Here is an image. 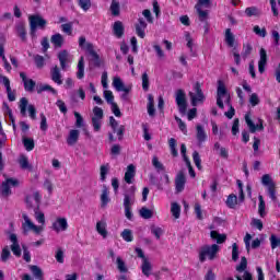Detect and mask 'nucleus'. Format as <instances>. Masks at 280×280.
I'll return each mask as SVG.
<instances>
[{
  "label": "nucleus",
  "instance_id": "nucleus-1",
  "mask_svg": "<svg viewBox=\"0 0 280 280\" xmlns=\"http://www.w3.org/2000/svg\"><path fill=\"white\" fill-rule=\"evenodd\" d=\"M22 218L24 220V222L22 223V229L24 233H30V231H32V233H34L35 235H40V233L45 231V213L38 211V209L35 210L34 218L36 222H38V224L40 225H36L35 222L32 221V219H30L26 213H23Z\"/></svg>",
  "mask_w": 280,
  "mask_h": 280
},
{
  "label": "nucleus",
  "instance_id": "nucleus-2",
  "mask_svg": "<svg viewBox=\"0 0 280 280\" xmlns=\"http://www.w3.org/2000/svg\"><path fill=\"white\" fill-rule=\"evenodd\" d=\"M223 97H225V104L230 106V110L225 112V117H228V119H233L235 108L231 106V96H229V93L226 92V85H224V82L219 81L217 90V105L221 109H224V102L222 101Z\"/></svg>",
  "mask_w": 280,
  "mask_h": 280
},
{
  "label": "nucleus",
  "instance_id": "nucleus-3",
  "mask_svg": "<svg viewBox=\"0 0 280 280\" xmlns=\"http://www.w3.org/2000/svg\"><path fill=\"white\" fill-rule=\"evenodd\" d=\"M188 96L191 106H200L201 104H205L207 100L205 92H202V84H200V82L194 83L192 91L188 92Z\"/></svg>",
  "mask_w": 280,
  "mask_h": 280
},
{
  "label": "nucleus",
  "instance_id": "nucleus-4",
  "mask_svg": "<svg viewBox=\"0 0 280 280\" xmlns=\"http://www.w3.org/2000/svg\"><path fill=\"white\" fill-rule=\"evenodd\" d=\"M220 252V246L218 244H212L211 246L205 245L199 250V261L205 262L208 259L213 261L215 255Z\"/></svg>",
  "mask_w": 280,
  "mask_h": 280
},
{
  "label": "nucleus",
  "instance_id": "nucleus-5",
  "mask_svg": "<svg viewBox=\"0 0 280 280\" xmlns=\"http://www.w3.org/2000/svg\"><path fill=\"white\" fill-rule=\"evenodd\" d=\"M28 23L31 27V35L34 36L36 34V30H45V25H47V21L43 19V16L35 14L28 16Z\"/></svg>",
  "mask_w": 280,
  "mask_h": 280
},
{
  "label": "nucleus",
  "instance_id": "nucleus-6",
  "mask_svg": "<svg viewBox=\"0 0 280 280\" xmlns=\"http://www.w3.org/2000/svg\"><path fill=\"white\" fill-rule=\"evenodd\" d=\"M79 46L82 49H85V51H88V54H90V56L92 57L94 65H96V67H100V56L97 55V52H95L93 44L86 43V38L84 36H81L79 38Z\"/></svg>",
  "mask_w": 280,
  "mask_h": 280
},
{
  "label": "nucleus",
  "instance_id": "nucleus-7",
  "mask_svg": "<svg viewBox=\"0 0 280 280\" xmlns=\"http://www.w3.org/2000/svg\"><path fill=\"white\" fill-rule=\"evenodd\" d=\"M103 119H104V109H102V107L95 106L93 108V115H92V127L94 132H100L102 130Z\"/></svg>",
  "mask_w": 280,
  "mask_h": 280
},
{
  "label": "nucleus",
  "instance_id": "nucleus-8",
  "mask_svg": "<svg viewBox=\"0 0 280 280\" xmlns=\"http://www.w3.org/2000/svg\"><path fill=\"white\" fill-rule=\"evenodd\" d=\"M247 267H248V260H246V257H242L240 265L236 266V270L240 273L236 276L237 280H253V275L246 271Z\"/></svg>",
  "mask_w": 280,
  "mask_h": 280
},
{
  "label": "nucleus",
  "instance_id": "nucleus-9",
  "mask_svg": "<svg viewBox=\"0 0 280 280\" xmlns=\"http://www.w3.org/2000/svg\"><path fill=\"white\" fill-rule=\"evenodd\" d=\"M16 185H19V180L14 178H8L7 180L2 182L0 185V196H2V198H10V196H12L11 187H16Z\"/></svg>",
  "mask_w": 280,
  "mask_h": 280
},
{
  "label": "nucleus",
  "instance_id": "nucleus-10",
  "mask_svg": "<svg viewBox=\"0 0 280 280\" xmlns=\"http://www.w3.org/2000/svg\"><path fill=\"white\" fill-rule=\"evenodd\" d=\"M175 102L180 115H185L187 113V94H185L184 90L175 92Z\"/></svg>",
  "mask_w": 280,
  "mask_h": 280
},
{
  "label": "nucleus",
  "instance_id": "nucleus-11",
  "mask_svg": "<svg viewBox=\"0 0 280 280\" xmlns=\"http://www.w3.org/2000/svg\"><path fill=\"white\" fill-rule=\"evenodd\" d=\"M28 104L30 102L27 101V98L22 97L20 100V113L23 117H25L28 110V115L31 119H36V107H34V105H28Z\"/></svg>",
  "mask_w": 280,
  "mask_h": 280
},
{
  "label": "nucleus",
  "instance_id": "nucleus-12",
  "mask_svg": "<svg viewBox=\"0 0 280 280\" xmlns=\"http://www.w3.org/2000/svg\"><path fill=\"white\" fill-rule=\"evenodd\" d=\"M40 198L42 197L38 191H33L26 196L25 202H26L27 207L36 210V209H38V207H40Z\"/></svg>",
  "mask_w": 280,
  "mask_h": 280
},
{
  "label": "nucleus",
  "instance_id": "nucleus-13",
  "mask_svg": "<svg viewBox=\"0 0 280 280\" xmlns=\"http://www.w3.org/2000/svg\"><path fill=\"white\" fill-rule=\"evenodd\" d=\"M52 231L55 233H62L69 229V222L67 221V218L58 217L51 224Z\"/></svg>",
  "mask_w": 280,
  "mask_h": 280
},
{
  "label": "nucleus",
  "instance_id": "nucleus-14",
  "mask_svg": "<svg viewBox=\"0 0 280 280\" xmlns=\"http://www.w3.org/2000/svg\"><path fill=\"white\" fill-rule=\"evenodd\" d=\"M112 86H114V89L118 91V93H130V91H132V86H126V84H124V81L119 77L113 78Z\"/></svg>",
  "mask_w": 280,
  "mask_h": 280
},
{
  "label": "nucleus",
  "instance_id": "nucleus-15",
  "mask_svg": "<svg viewBox=\"0 0 280 280\" xmlns=\"http://www.w3.org/2000/svg\"><path fill=\"white\" fill-rule=\"evenodd\" d=\"M20 78L24 84V91H26V93H34V89H36V81L27 78L25 72H20Z\"/></svg>",
  "mask_w": 280,
  "mask_h": 280
},
{
  "label": "nucleus",
  "instance_id": "nucleus-16",
  "mask_svg": "<svg viewBox=\"0 0 280 280\" xmlns=\"http://www.w3.org/2000/svg\"><path fill=\"white\" fill-rule=\"evenodd\" d=\"M245 121L247 124L249 132L252 133L257 132V130H264V120L259 119L258 124L255 125V122H253V119H250V114L245 115Z\"/></svg>",
  "mask_w": 280,
  "mask_h": 280
},
{
  "label": "nucleus",
  "instance_id": "nucleus-17",
  "mask_svg": "<svg viewBox=\"0 0 280 280\" xmlns=\"http://www.w3.org/2000/svg\"><path fill=\"white\" fill-rule=\"evenodd\" d=\"M187 183V177H185V173L179 172L175 177V189L177 194H180L185 190V184Z\"/></svg>",
  "mask_w": 280,
  "mask_h": 280
},
{
  "label": "nucleus",
  "instance_id": "nucleus-18",
  "mask_svg": "<svg viewBox=\"0 0 280 280\" xmlns=\"http://www.w3.org/2000/svg\"><path fill=\"white\" fill-rule=\"evenodd\" d=\"M11 244V250L15 257H21V245L19 244V237L16 234H10L9 236Z\"/></svg>",
  "mask_w": 280,
  "mask_h": 280
},
{
  "label": "nucleus",
  "instance_id": "nucleus-19",
  "mask_svg": "<svg viewBox=\"0 0 280 280\" xmlns=\"http://www.w3.org/2000/svg\"><path fill=\"white\" fill-rule=\"evenodd\" d=\"M250 240H253V236L247 233L244 237V244H245V248H246L247 252L250 250V247L252 248H259V246H261V241L259 238L254 240L252 242V245H250Z\"/></svg>",
  "mask_w": 280,
  "mask_h": 280
},
{
  "label": "nucleus",
  "instance_id": "nucleus-20",
  "mask_svg": "<svg viewBox=\"0 0 280 280\" xmlns=\"http://www.w3.org/2000/svg\"><path fill=\"white\" fill-rule=\"evenodd\" d=\"M58 60L60 62V67L63 71L67 70V62H71V55H69V51L67 50H61L58 54Z\"/></svg>",
  "mask_w": 280,
  "mask_h": 280
},
{
  "label": "nucleus",
  "instance_id": "nucleus-21",
  "mask_svg": "<svg viewBox=\"0 0 280 280\" xmlns=\"http://www.w3.org/2000/svg\"><path fill=\"white\" fill-rule=\"evenodd\" d=\"M259 55L258 71L259 73H264V71H266V65H268V54L266 52V49L261 48Z\"/></svg>",
  "mask_w": 280,
  "mask_h": 280
},
{
  "label": "nucleus",
  "instance_id": "nucleus-22",
  "mask_svg": "<svg viewBox=\"0 0 280 280\" xmlns=\"http://www.w3.org/2000/svg\"><path fill=\"white\" fill-rule=\"evenodd\" d=\"M148 27V23H145V20L139 19L138 24H136V33L139 38H145V30Z\"/></svg>",
  "mask_w": 280,
  "mask_h": 280
},
{
  "label": "nucleus",
  "instance_id": "nucleus-23",
  "mask_svg": "<svg viewBox=\"0 0 280 280\" xmlns=\"http://www.w3.org/2000/svg\"><path fill=\"white\" fill-rule=\"evenodd\" d=\"M50 78L55 84H62V74L60 73V68H58V66L50 69Z\"/></svg>",
  "mask_w": 280,
  "mask_h": 280
},
{
  "label": "nucleus",
  "instance_id": "nucleus-24",
  "mask_svg": "<svg viewBox=\"0 0 280 280\" xmlns=\"http://www.w3.org/2000/svg\"><path fill=\"white\" fill-rule=\"evenodd\" d=\"M106 220H101L96 223V232L102 236L103 240L108 237V230H106Z\"/></svg>",
  "mask_w": 280,
  "mask_h": 280
},
{
  "label": "nucleus",
  "instance_id": "nucleus-25",
  "mask_svg": "<svg viewBox=\"0 0 280 280\" xmlns=\"http://www.w3.org/2000/svg\"><path fill=\"white\" fill-rule=\"evenodd\" d=\"M50 43L56 49H60L62 45H65V36H62L60 33H57L50 37Z\"/></svg>",
  "mask_w": 280,
  "mask_h": 280
},
{
  "label": "nucleus",
  "instance_id": "nucleus-26",
  "mask_svg": "<svg viewBox=\"0 0 280 280\" xmlns=\"http://www.w3.org/2000/svg\"><path fill=\"white\" fill-rule=\"evenodd\" d=\"M79 139H80V130L71 129L67 138V143L68 145H75Z\"/></svg>",
  "mask_w": 280,
  "mask_h": 280
},
{
  "label": "nucleus",
  "instance_id": "nucleus-27",
  "mask_svg": "<svg viewBox=\"0 0 280 280\" xmlns=\"http://www.w3.org/2000/svg\"><path fill=\"white\" fill-rule=\"evenodd\" d=\"M136 172V167L132 164L128 165L125 173V183L132 185V178H135Z\"/></svg>",
  "mask_w": 280,
  "mask_h": 280
},
{
  "label": "nucleus",
  "instance_id": "nucleus-28",
  "mask_svg": "<svg viewBox=\"0 0 280 280\" xmlns=\"http://www.w3.org/2000/svg\"><path fill=\"white\" fill-rule=\"evenodd\" d=\"M18 162H19L21 170H27L28 172H33L34 166H32V164H30V160L27 159V156L21 155L19 158Z\"/></svg>",
  "mask_w": 280,
  "mask_h": 280
},
{
  "label": "nucleus",
  "instance_id": "nucleus-29",
  "mask_svg": "<svg viewBox=\"0 0 280 280\" xmlns=\"http://www.w3.org/2000/svg\"><path fill=\"white\" fill-rule=\"evenodd\" d=\"M141 271L144 277H150V275H152V262H150V259H144L142 261Z\"/></svg>",
  "mask_w": 280,
  "mask_h": 280
},
{
  "label": "nucleus",
  "instance_id": "nucleus-30",
  "mask_svg": "<svg viewBox=\"0 0 280 280\" xmlns=\"http://www.w3.org/2000/svg\"><path fill=\"white\" fill-rule=\"evenodd\" d=\"M196 130L197 141H199V143H205V141H207V131H205V127H202V125H197Z\"/></svg>",
  "mask_w": 280,
  "mask_h": 280
},
{
  "label": "nucleus",
  "instance_id": "nucleus-31",
  "mask_svg": "<svg viewBox=\"0 0 280 280\" xmlns=\"http://www.w3.org/2000/svg\"><path fill=\"white\" fill-rule=\"evenodd\" d=\"M16 34L20 36L21 40L25 43L27 40V31L25 30V23H19L16 25Z\"/></svg>",
  "mask_w": 280,
  "mask_h": 280
},
{
  "label": "nucleus",
  "instance_id": "nucleus-32",
  "mask_svg": "<svg viewBox=\"0 0 280 280\" xmlns=\"http://www.w3.org/2000/svg\"><path fill=\"white\" fill-rule=\"evenodd\" d=\"M113 32L117 38H121L124 36V23H121V21L115 22Z\"/></svg>",
  "mask_w": 280,
  "mask_h": 280
},
{
  "label": "nucleus",
  "instance_id": "nucleus-33",
  "mask_svg": "<svg viewBox=\"0 0 280 280\" xmlns=\"http://www.w3.org/2000/svg\"><path fill=\"white\" fill-rule=\"evenodd\" d=\"M210 236L215 240L217 244H224L226 242V234H220L218 231H211Z\"/></svg>",
  "mask_w": 280,
  "mask_h": 280
},
{
  "label": "nucleus",
  "instance_id": "nucleus-34",
  "mask_svg": "<svg viewBox=\"0 0 280 280\" xmlns=\"http://www.w3.org/2000/svg\"><path fill=\"white\" fill-rule=\"evenodd\" d=\"M109 191H108V187L103 186V190H102V195H101V202H102V207H106V205H108L110 202V198L109 196Z\"/></svg>",
  "mask_w": 280,
  "mask_h": 280
},
{
  "label": "nucleus",
  "instance_id": "nucleus-35",
  "mask_svg": "<svg viewBox=\"0 0 280 280\" xmlns=\"http://www.w3.org/2000/svg\"><path fill=\"white\" fill-rule=\"evenodd\" d=\"M28 268H30L33 277H35V279L43 280V269H40V267H38L36 265H30Z\"/></svg>",
  "mask_w": 280,
  "mask_h": 280
},
{
  "label": "nucleus",
  "instance_id": "nucleus-36",
  "mask_svg": "<svg viewBox=\"0 0 280 280\" xmlns=\"http://www.w3.org/2000/svg\"><path fill=\"white\" fill-rule=\"evenodd\" d=\"M261 185H264V187H267V189H269V187H276L277 186L275 184V182L272 180V177L270 176V174L262 175Z\"/></svg>",
  "mask_w": 280,
  "mask_h": 280
},
{
  "label": "nucleus",
  "instance_id": "nucleus-37",
  "mask_svg": "<svg viewBox=\"0 0 280 280\" xmlns=\"http://www.w3.org/2000/svg\"><path fill=\"white\" fill-rule=\"evenodd\" d=\"M36 91L38 94L44 93V91H49L52 93V95H58V91H56V89L51 88L49 84H39Z\"/></svg>",
  "mask_w": 280,
  "mask_h": 280
},
{
  "label": "nucleus",
  "instance_id": "nucleus-38",
  "mask_svg": "<svg viewBox=\"0 0 280 280\" xmlns=\"http://www.w3.org/2000/svg\"><path fill=\"white\" fill-rule=\"evenodd\" d=\"M245 15L248 18L250 16H260L261 15V10L257 7H248L245 9Z\"/></svg>",
  "mask_w": 280,
  "mask_h": 280
},
{
  "label": "nucleus",
  "instance_id": "nucleus-39",
  "mask_svg": "<svg viewBox=\"0 0 280 280\" xmlns=\"http://www.w3.org/2000/svg\"><path fill=\"white\" fill-rule=\"evenodd\" d=\"M225 43L230 47H233L235 45V35H233L231 28L225 30Z\"/></svg>",
  "mask_w": 280,
  "mask_h": 280
},
{
  "label": "nucleus",
  "instance_id": "nucleus-40",
  "mask_svg": "<svg viewBox=\"0 0 280 280\" xmlns=\"http://www.w3.org/2000/svg\"><path fill=\"white\" fill-rule=\"evenodd\" d=\"M171 213L175 220L180 218V205H178V202L171 203Z\"/></svg>",
  "mask_w": 280,
  "mask_h": 280
},
{
  "label": "nucleus",
  "instance_id": "nucleus-41",
  "mask_svg": "<svg viewBox=\"0 0 280 280\" xmlns=\"http://www.w3.org/2000/svg\"><path fill=\"white\" fill-rule=\"evenodd\" d=\"M259 205H258V213L260 218H266V201H264V196H258Z\"/></svg>",
  "mask_w": 280,
  "mask_h": 280
},
{
  "label": "nucleus",
  "instance_id": "nucleus-42",
  "mask_svg": "<svg viewBox=\"0 0 280 280\" xmlns=\"http://www.w3.org/2000/svg\"><path fill=\"white\" fill-rule=\"evenodd\" d=\"M133 205H135V192H131L130 195L125 194L124 207L128 208V207H132Z\"/></svg>",
  "mask_w": 280,
  "mask_h": 280
},
{
  "label": "nucleus",
  "instance_id": "nucleus-43",
  "mask_svg": "<svg viewBox=\"0 0 280 280\" xmlns=\"http://www.w3.org/2000/svg\"><path fill=\"white\" fill-rule=\"evenodd\" d=\"M77 78L79 80H82V78H84V57H81L78 62Z\"/></svg>",
  "mask_w": 280,
  "mask_h": 280
},
{
  "label": "nucleus",
  "instance_id": "nucleus-44",
  "mask_svg": "<svg viewBox=\"0 0 280 280\" xmlns=\"http://www.w3.org/2000/svg\"><path fill=\"white\" fill-rule=\"evenodd\" d=\"M10 257H12V253L10 252V247L4 246L2 248L0 259L3 264H5V261H8V259H10Z\"/></svg>",
  "mask_w": 280,
  "mask_h": 280
},
{
  "label": "nucleus",
  "instance_id": "nucleus-45",
  "mask_svg": "<svg viewBox=\"0 0 280 280\" xmlns=\"http://www.w3.org/2000/svg\"><path fill=\"white\" fill-rule=\"evenodd\" d=\"M120 236L122 237V240H124L125 242H132V240H135V236H132V231L129 230V229H125V230L121 232Z\"/></svg>",
  "mask_w": 280,
  "mask_h": 280
},
{
  "label": "nucleus",
  "instance_id": "nucleus-46",
  "mask_svg": "<svg viewBox=\"0 0 280 280\" xmlns=\"http://www.w3.org/2000/svg\"><path fill=\"white\" fill-rule=\"evenodd\" d=\"M253 54V46L250 44H244L243 45V51H242V58H244V60H246V58H248V56Z\"/></svg>",
  "mask_w": 280,
  "mask_h": 280
},
{
  "label": "nucleus",
  "instance_id": "nucleus-47",
  "mask_svg": "<svg viewBox=\"0 0 280 280\" xmlns=\"http://www.w3.org/2000/svg\"><path fill=\"white\" fill-rule=\"evenodd\" d=\"M168 148L171 150L172 156H178V150H176V139L171 138L168 140Z\"/></svg>",
  "mask_w": 280,
  "mask_h": 280
},
{
  "label": "nucleus",
  "instance_id": "nucleus-48",
  "mask_svg": "<svg viewBox=\"0 0 280 280\" xmlns=\"http://www.w3.org/2000/svg\"><path fill=\"white\" fill-rule=\"evenodd\" d=\"M23 143H24V148H25V150H27V152H32V150H34V139L24 137Z\"/></svg>",
  "mask_w": 280,
  "mask_h": 280
},
{
  "label": "nucleus",
  "instance_id": "nucleus-49",
  "mask_svg": "<svg viewBox=\"0 0 280 280\" xmlns=\"http://www.w3.org/2000/svg\"><path fill=\"white\" fill-rule=\"evenodd\" d=\"M116 264L119 272H128V267H126V262L124 261V259H121V257L116 258Z\"/></svg>",
  "mask_w": 280,
  "mask_h": 280
},
{
  "label": "nucleus",
  "instance_id": "nucleus-50",
  "mask_svg": "<svg viewBox=\"0 0 280 280\" xmlns=\"http://www.w3.org/2000/svg\"><path fill=\"white\" fill-rule=\"evenodd\" d=\"M140 215L144 220H150V218H152V215H154V212H152V210L143 207V208L140 209Z\"/></svg>",
  "mask_w": 280,
  "mask_h": 280
},
{
  "label": "nucleus",
  "instance_id": "nucleus-51",
  "mask_svg": "<svg viewBox=\"0 0 280 280\" xmlns=\"http://www.w3.org/2000/svg\"><path fill=\"white\" fill-rule=\"evenodd\" d=\"M110 12L113 16H119V1L112 0Z\"/></svg>",
  "mask_w": 280,
  "mask_h": 280
},
{
  "label": "nucleus",
  "instance_id": "nucleus-52",
  "mask_svg": "<svg viewBox=\"0 0 280 280\" xmlns=\"http://www.w3.org/2000/svg\"><path fill=\"white\" fill-rule=\"evenodd\" d=\"M226 205L230 209H235V207L237 206V196L230 195L228 197Z\"/></svg>",
  "mask_w": 280,
  "mask_h": 280
},
{
  "label": "nucleus",
  "instance_id": "nucleus-53",
  "mask_svg": "<svg viewBox=\"0 0 280 280\" xmlns=\"http://www.w3.org/2000/svg\"><path fill=\"white\" fill-rule=\"evenodd\" d=\"M267 194L269 196V198L272 200V202H277L278 198H277V186H272L267 188Z\"/></svg>",
  "mask_w": 280,
  "mask_h": 280
},
{
  "label": "nucleus",
  "instance_id": "nucleus-54",
  "mask_svg": "<svg viewBox=\"0 0 280 280\" xmlns=\"http://www.w3.org/2000/svg\"><path fill=\"white\" fill-rule=\"evenodd\" d=\"M253 32L256 34V36H260V38H266L268 34L266 28H261L259 25H255Z\"/></svg>",
  "mask_w": 280,
  "mask_h": 280
},
{
  "label": "nucleus",
  "instance_id": "nucleus-55",
  "mask_svg": "<svg viewBox=\"0 0 280 280\" xmlns=\"http://www.w3.org/2000/svg\"><path fill=\"white\" fill-rule=\"evenodd\" d=\"M142 89L143 91H150V77L148 75V72L142 74Z\"/></svg>",
  "mask_w": 280,
  "mask_h": 280
},
{
  "label": "nucleus",
  "instance_id": "nucleus-56",
  "mask_svg": "<svg viewBox=\"0 0 280 280\" xmlns=\"http://www.w3.org/2000/svg\"><path fill=\"white\" fill-rule=\"evenodd\" d=\"M192 161L196 165V167H198L199 170H202V160L200 159V154L198 153V151H194L192 153Z\"/></svg>",
  "mask_w": 280,
  "mask_h": 280
},
{
  "label": "nucleus",
  "instance_id": "nucleus-57",
  "mask_svg": "<svg viewBox=\"0 0 280 280\" xmlns=\"http://www.w3.org/2000/svg\"><path fill=\"white\" fill-rule=\"evenodd\" d=\"M61 31L63 32V34H68V36H71V34H73V23L62 24Z\"/></svg>",
  "mask_w": 280,
  "mask_h": 280
},
{
  "label": "nucleus",
  "instance_id": "nucleus-58",
  "mask_svg": "<svg viewBox=\"0 0 280 280\" xmlns=\"http://www.w3.org/2000/svg\"><path fill=\"white\" fill-rule=\"evenodd\" d=\"M35 65L37 69H43L45 67V57L40 55H36L34 57Z\"/></svg>",
  "mask_w": 280,
  "mask_h": 280
},
{
  "label": "nucleus",
  "instance_id": "nucleus-59",
  "mask_svg": "<svg viewBox=\"0 0 280 280\" xmlns=\"http://www.w3.org/2000/svg\"><path fill=\"white\" fill-rule=\"evenodd\" d=\"M104 97H105L107 104H115V95H113V91L105 90Z\"/></svg>",
  "mask_w": 280,
  "mask_h": 280
},
{
  "label": "nucleus",
  "instance_id": "nucleus-60",
  "mask_svg": "<svg viewBox=\"0 0 280 280\" xmlns=\"http://www.w3.org/2000/svg\"><path fill=\"white\" fill-rule=\"evenodd\" d=\"M79 7L84 11L91 10V0H79Z\"/></svg>",
  "mask_w": 280,
  "mask_h": 280
},
{
  "label": "nucleus",
  "instance_id": "nucleus-61",
  "mask_svg": "<svg viewBox=\"0 0 280 280\" xmlns=\"http://www.w3.org/2000/svg\"><path fill=\"white\" fill-rule=\"evenodd\" d=\"M74 117H75V127L82 128V126H84V118L82 117V115L78 112H74Z\"/></svg>",
  "mask_w": 280,
  "mask_h": 280
},
{
  "label": "nucleus",
  "instance_id": "nucleus-62",
  "mask_svg": "<svg viewBox=\"0 0 280 280\" xmlns=\"http://www.w3.org/2000/svg\"><path fill=\"white\" fill-rule=\"evenodd\" d=\"M175 120L177 121L178 128L183 132V135H187V125L183 121V119L176 116Z\"/></svg>",
  "mask_w": 280,
  "mask_h": 280
},
{
  "label": "nucleus",
  "instance_id": "nucleus-63",
  "mask_svg": "<svg viewBox=\"0 0 280 280\" xmlns=\"http://www.w3.org/2000/svg\"><path fill=\"white\" fill-rule=\"evenodd\" d=\"M269 240L272 250H275V248H278V246L280 245V238L277 237V235L272 234Z\"/></svg>",
  "mask_w": 280,
  "mask_h": 280
},
{
  "label": "nucleus",
  "instance_id": "nucleus-64",
  "mask_svg": "<svg viewBox=\"0 0 280 280\" xmlns=\"http://www.w3.org/2000/svg\"><path fill=\"white\" fill-rule=\"evenodd\" d=\"M108 170H110V165H102L101 166V180H106V174H108Z\"/></svg>",
  "mask_w": 280,
  "mask_h": 280
}]
</instances>
